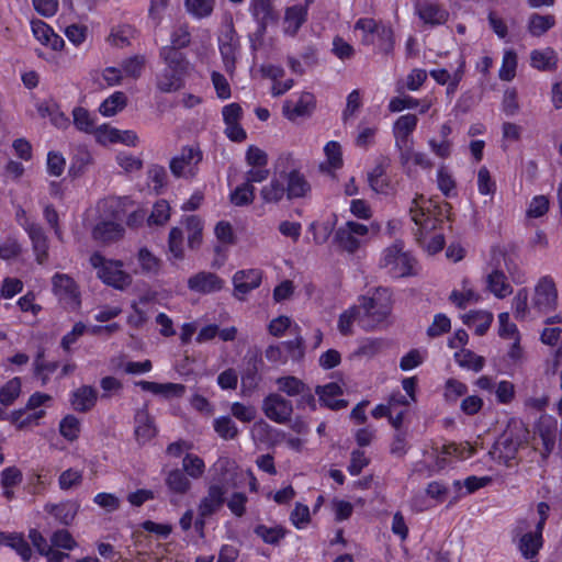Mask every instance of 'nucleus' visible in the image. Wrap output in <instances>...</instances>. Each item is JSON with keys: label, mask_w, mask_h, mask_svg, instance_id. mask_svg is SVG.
<instances>
[{"label": "nucleus", "mask_w": 562, "mask_h": 562, "mask_svg": "<svg viewBox=\"0 0 562 562\" xmlns=\"http://www.w3.org/2000/svg\"><path fill=\"white\" fill-rule=\"evenodd\" d=\"M537 432L542 440V456L547 458L555 446L557 422L551 418L541 419L537 425Z\"/></svg>", "instance_id": "7c9ffc66"}, {"label": "nucleus", "mask_w": 562, "mask_h": 562, "mask_svg": "<svg viewBox=\"0 0 562 562\" xmlns=\"http://www.w3.org/2000/svg\"><path fill=\"white\" fill-rule=\"evenodd\" d=\"M529 430L518 419H512L490 451L491 457L502 463L509 464L518 450L528 442Z\"/></svg>", "instance_id": "f03ea898"}, {"label": "nucleus", "mask_w": 562, "mask_h": 562, "mask_svg": "<svg viewBox=\"0 0 562 562\" xmlns=\"http://www.w3.org/2000/svg\"><path fill=\"white\" fill-rule=\"evenodd\" d=\"M314 108V95L310 92H303L296 102L286 100L282 106V112L288 120L295 121L297 117L310 115Z\"/></svg>", "instance_id": "aec40b11"}, {"label": "nucleus", "mask_w": 562, "mask_h": 562, "mask_svg": "<svg viewBox=\"0 0 562 562\" xmlns=\"http://www.w3.org/2000/svg\"><path fill=\"white\" fill-rule=\"evenodd\" d=\"M260 196L266 204H278L281 202L286 196L283 179L281 177L272 178L269 183L261 188Z\"/></svg>", "instance_id": "f704fd0d"}, {"label": "nucleus", "mask_w": 562, "mask_h": 562, "mask_svg": "<svg viewBox=\"0 0 562 562\" xmlns=\"http://www.w3.org/2000/svg\"><path fill=\"white\" fill-rule=\"evenodd\" d=\"M202 158L199 147L186 146L170 160V171L177 178H192L196 175Z\"/></svg>", "instance_id": "0eeeda50"}, {"label": "nucleus", "mask_w": 562, "mask_h": 562, "mask_svg": "<svg viewBox=\"0 0 562 562\" xmlns=\"http://www.w3.org/2000/svg\"><path fill=\"white\" fill-rule=\"evenodd\" d=\"M32 241L33 250L36 257V261L42 265L48 257V239L37 223L25 220V223H21Z\"/></svg>", "instance_id": "dca6fc26"}, {"label": "nucleus", "mask_w": 562, "mask_h": 562, "mask_svg": "<svg viewBox=\"0 0 562 562\" xmlns=\"http://www.w3.org/2000/svg\"><path fill=\"white\" fill-rule=\"evenodd\" d=\"M142 272L145 274H157L160 270L161 262L147 248H140L137 255Z\"/></svg>", "instance_id": "3c124183"}, {"label": "nucleus", "mask_w": 562, "mask_h": 562, "mask_svg": "<svg viewBox=\"0 0 562 562\" xmlns=\"http://www.w3.org/2000/svg\"><path fill=\"white\" fill-rule=\"evenodd\" d=\"M254 532L267 544L279 546L284 539L288 531L282 526L269 527L266 525H257Z\"/></svg>", "instance_id": "4c0bfd02"}, {"label": "nucleus", "mask_w": 562, "mask_h": 562, "mask_svg": "<svg viewBox=\"0 0 562 562\" xmlns=\"http://www.w3.org/2000/svg\"><path fill=\"white\" fill-rule=\"evenodd\" d=\"M147 178L149 186L153 184V190L159 194L161 189L167 182V171L162 166L151 165L147 170Z\"/></svg>", "instance_id": "680f3d73"}, {"label": "nucleus", "mask_w": 562, "mask_h": 562, "mask_svg": "<svg viewBox=\"0 0 562 562\" xmlns=\"http://www.w3.org/2000/svg\"><path fill=\"white\" fill-rule=\"evenodd\" d=\"M191 43V32L188 23H181L176 25L170 34V45L169 47H175V49H182L190 45Z\"/></svg>", "instance_id": "09e8293b"}, {"label": "nucleus", "mask_w": 562, "mask_h": 562, "mask_svg": "<svg viewBox=\"0 0 562 562\" xmlns=\"http://www.w3.org/2000/svg\"><path fill=\"white\" fill-rule=\"evenodd\" d=\"M311 0L288 7L283 18V31L289 36H295L301 26L307 21Z\"/></svg>", "instance_id": "4468645a"}, {"label": "nucleus", "mask_w": 562, "mask_h": 562, "mask_svg": "<svg viewBox=\"0 0 562 562\" xmlns=\"http://www.w3.org/2000/svg\"><path fill=\"white\" fill-rule=\"evenodd\" d=\"M492 265L495 267L499 265V269L505 270L509 273L512 280L515 283H522L525 274L516 262V254L514 249L508 250L506 247H493L492 248Z\"/></svg>", "instance_id": "f8f14e48"}, {"label": "nucleus", "mask_w": 562, "mask_h": 562, "mask_svg": "<svg viewBox=\"0 0 562 562\" xmlns=\"http://www.w3.org/2000/svg\"><path fill=\"white\" fill-rule=\"evenodd\" d=\"M486 286L488 291L498 299H504L513 292L507 277L504 271L499 269V265L493 267L492 271L487 274Z\"/></svg>", "instance_id": "393cba45"}, {"label": "nucleus", "mask_w": 562, "mask_h": 562, "mask_svg": "<svg viewBox=\"0 0 562 562\" xmlns=\"http://www.w3.org/2000/svg\"><path fill=\"white\" fill-rule=\"evenodd\" d=\"M250 13L258 23L257 32L254 35L261 40L267 32L268 25L278 20L272 0H251Z\"/></svg>", "instance_id": "9b49d317"}, {"label": "nucleus", "mask_w": 562, "mask_h": 562, "mask_svg": "<svg viewBox=\"0 0 562 562\" xmlns=\"http://www.w3.org/2000/svg\"><path fill=\"white\" fill-rule=\"evenodd\" d=\"M76 127L86 133H92L97 127L91 114L83 108H76L72 112Z\"/></svg>", "instance_id": "69168bd1"}, {"label": "nucleus", "mask_w": 562, "mask_h": 562, "mask_svg": "<svg viewBox=\"0 0 562 562\" xmlns=\"http://www.w3.org/2000/svg\"><path fill=\"white\" fill-rule=\"evenodd\" d=\"M361 317L360 307L358 305L351 306L345 312H342L338 319V329L339 331L347 336L352 333V324L355 321L359 322Z\"/></svg>", "instance_id": "6e6d98bb"}, {"label": "nucleus", "mask_w": 562, "mask_h": 562, "mask_svg": "<svg viewBox=\"0 0 562 562\" xmlns=\"http://www.w3.org/2000/svg\"><path fill=\"white\" fill-rule=\"evenodd\" d=\"M412 221L417 226L414 233L416 241L424 247L428 254H437L445 247V238L442 234H435L426 241V234L436 227L437 220L429 217L419 206L417 199L413 201V206L409 209Z\"/></svg>", "instance_id": "39448f33"}, {"label": "nucleus", "mask_w": 562, "mask_h": 562, "mask_svg": "<svg viewBox=\"0 0 562 562\" xmlns=\"http://www.w3.org/2000/svg\"><path fill=\"white\" fill-rule=\"evenodd\" d=\"M232 415L241 423H250L256 418L257 411L251 405L234 402L231 406Z\"/></svg>", "instance_id": "774afa93"}, {"label": "nucleus", "mask_w": 562, "mask_h": 562, "mask_svg": "<svg viewBox=\"0 0 562 562\" xmlns=\"http://www.w3.org/2000/svg\"><path fill=\"white\" fill-rule=\"evenodd\" d=\"M558 306V290L552 277H541L535 285L531 297V310L540 314L554 311Z\"/></svg>", "instance_id": "423d86ee"}, {"label": "nucleus", "mask_w": 562, "mask_h": 562, "mask_svg": "<svg viewBox=\"0 0 562 562\" xmlns=\"http://www.w3.org/2000/svg\"><path fill=\"white\" fill-rule=\"evenodd\" d=\"M215 0H186L184 7L189 14L195 19H204L212 14Z\"/></svg>", "instance_id": "c03bdc74"}, {"label": "nucleus", "mask_w": 562, "mask_h": 562, "mask_svg": "<svg viewBox=\"0 0 562 562\" xmlns=\"http://www.w3.org/2000/svg\"><path fill=\"white\" fill-rule=\"evenodd\" d=\"M280 177L283 181H286L285 191L288 200L303 199L311 193L312 188L310 182L297 169H293L289 172L282 171L280 172Z\"/></svg>", "instance_id": "ddd939ff"}, {"label": "nucleus", "mask_w": 562, "mask_h": 562, "mask_svg": "<svg viewBox=\"0 0 562 562\" xmlns=\"http://www.w3.org/2000/svg\"><path fill=\"white\" fill-rule=\"evenodd\" d=\"M224 280L210 271H201L188 279V288L198 293L209 294L221 291Z\"/></svg>", "instance_id": "2eb2a0df"}, {"label": "nucleus", "mask_w": 562, "mask_h": 562, "mask_svg": "<svg viewBox=\"0 0 562 562\" xmlns=\"http://www.w3.org/2000/svg\"><path fill=\"white\" fill-rule=\"evenodd\" d=\"M183 74L165 68L156 77V87L160 92L170 93L183 87Z\"/></svg>", "instance_id": "473e14b6"}, {"label": "nucleus", "mask_w": 562, "mask_h": 562, "mask_svg": "<svg viewBox=\"0 0 562 562\" xmlns=\"http://www.w3.org/2000/svg\"><path fill=\"white\" fill-rule=\"evenodd\" d=\"M183 471L192 479H199L205 470L204 461L196 454L188 453L182 461Z\"/></svg>", "instance_id": "052dcab7"}, {"label": "nucleus", "mask_w": 562, "mask_h": 562, "mask_svg": "<svg viewBox=\"0 0 562 562\" xmlns=\"http://www.w3.org/2000/svg\"><path fill=\"white\" fill-rule=\"evenodd\" d=\"M368 232V226L364 224L349 221L336 231L335 241L342 250L353 254L359 249L361 238L367 236Z\"/></svg>", "instance_id": "1a4fd4ad"}, {"label": "nucleus", "mask_w": 562, "mask_h": 562, "mask_svg": "<svg viewBox=\"0 0 562 562\" xmlns=\"http://www.w3.org/2000/svg\"><path fill=\"white\" fill-rule=\"evenodd\" d=\"M35 375L42 380V384L45 385L48 382L49 374L55 372L58 368V362H46L44 360V351L41 350L34 361Z\"/></svg>", "instance_id": "bf43d9fd"}, {"label": "nucleus", "mask_w": 562, "mask_h": 562, "mask_svg": "<svg viewBox=\"0 0 562 562\" xmlns=\"http://www.w3.org/2000/svg\"><path fill=\"white\" fill-rule=\"evenodd\" d=\"M53 291L60 299L70 303H78V293L75 281L67 274L56 273L53 279Z\"/></svg>", "instance_id": "a878e982"}, {"label": "nucleus", "mask_w": 562, "mask_h": 562, "mask_svg": "<svg viewBox=\"0 0 562 562\" xmlns=\"http://www.w3.org/2000/svg\"><path fill=\"white\" fill-rule=\"evenodd\" d=\"M315 393L318 395L321 404L333 411L342 409L348 405L346 400L338 398L342 395V389L335 382L316 386Z\"/></svg>", "instance_id": "412c9836"}, {"label": "nucleus", "mask_w": 562, "mask_h": 562, "mask_svg": "<svg viewBox=\"0 0 562 562\" xmlns=\"http://www.w3.org/2000/svg\"><path fill=\"white\" fill-rule=\"evenodd\" d=\"M517 67V55L514 50L509 49L504 53L502 67L499 69V78L505 81H510L515 77Z\"/></svg>", "instance_id": "0e129e2a"}, {"label": "nucleus", "mask_w": 562, "mask_h": 562, "mask_svg": "<svg viewBox=\"0 0 562 562\" xmlns=\"http://www.w3.org/2000/svg\"><path fill=\"white\" fill-rule=\"evenodd\" d=\"M213 427L215 432L224 440H233L238 435V428L229 416H220L214 419Z\"/></svg>", "instance_id": "49530a36"}, {"label": "nucleus", "mask_w": 562, "mask_h": 562, "mask_svg": "<svg viewBox=\"0 0 562 562\" xmlns=\"http://www.w3.org/2000/svg\"><path fill=\"white\" fill-rule=\"evenodd\" d=\"M31 25L34 36L41 44L48 46L54 50H59L64 46V40L44 21L33 20Z\"/></svg>", "instance_id": "b1692460"}, {"label": "nucleus", "mask_w": 562, "mask_h": 562, "mask_svg": "<svg viewBox=\"0 0 562 562\" xmlns=\"http://www.w3.org/2000/svg\"><path fill=\"white\" fill-rule=\"evenodd\" d=\"M255 200V187L249 182H244L231 194V202L236 206L251 204Z\"/></svg>", "instance_id": "8fccbe9b"}, {"label": "nucleus", "mask_w": 562, "mask_h": 562, "mask_svg": "<svg viewBox=\"0 0 562 562\" xmlns=\"http://www.w3.org/2000/svg\"><path fill=\"white\" fill-rule=\"evenodd\" d=\"M416 265L415 258L409 252L404 251V245L400 240L382 251L379 262L380 268L394 279L416 274Z\"/></svg>", "instance_id": "7ed1b4c3"}, {"label": "nucleus", "mask_w": 562, "mask_h": 562, "mask_svg": "<svg viewBox=\"0 0 562 562\" xmlns=\"http://www.w3.org/2000/svg\"><path fill=\"white\" fill-rule=\"evenodd\" d=\"M257 363V358L250 359L247 367L241 372V393L244 395H250L259 386L261 375L259 374Z\"/></svg>", "instance_id": "72a5a7b5"}, {"label": "nucleus", "mask_w": 562, "mask_h": 562, "mask_svg": "<svg viewBox=\"0 0 562 562\" xmlns=\"http://www.w3.org/2000/svg\"><path fill=\"white\" fill-rule=\"evenodd\" d=\"M531 66L539 70H551L557 65V56L553 49H535L530 54Z\"/></svg>", "instance_id": "a19ab883"}, {"label": "nucleus", "mask_w": 562, "mask_h": 562, "mask_svg": "<svg viewBox=\"0 0 562 562\" xmlns=\"http://www.w3.org/2000/svg\"><path fill=\"white\" fill-rule=\"evenodd\" d=\"M82 480V471L70 468L60 473L58 477V486L61 491H69L81 485Z\"/></svg>", "instance_id": "4d7b16f0"}, {"label": "nucleus", "mask_w": 562, "mask_h": 562, "mask_svg": "<svg viewBox=\"0 0 562 562\" xmlns=\"http://www.w3.org/2000/svg\"><path fill=\"white\" fill-rule=\"evenodd\" d=\"M359 302L361 328L373 330L387 324L393 310L392 292L389 289L378 288L372 296H362Z\"/></svg>", "instance_id": "f257e3e1"}, {"label": "nucleus", "mask_w": 562, "mask_h": 562, "mask_svg": "<svg viewBox=\"0 0 562 562\" xmlns=\"http://www.w3.org/2000/svg\"><path fill=\"white\" fill-rule=\"evenodd\" d=\"M416 12L420 20L426 24L440 25L447 22L449 13L440 5L431 2L420 3L416 7Z\"/></svg>", "instance_id": "c85d7f7f"}, {"label": "nucleus", "mask_w": 562, "mask_h": 562, "mask_svg": "<svg viewBox=\"0 0 562 562\" xmlns=\"http://www.w3.org/2000/svg\"><path fill=\"white\" fill-rule=\"evenodd\" d=\"M356 30H360L364 34L376 35L379 40L382 42L380 44V49L384 53H389L393 48V32L387 27H379L376 22L373 19L363 18L359 19L355 24Z\"/></svg>", "instance_id": "a211bd4d"}, {"label": "nucleus", "mask_w": 562, "mask_h": 562, "mask_svg": "<svg viewBox=\"0 0 562 562\" xmlns=\"http://www.w3.org/2000/svg\"><path fill=\"white\" fill-rule=\"evenodd\" d=\"M262 412L277 424H286L293 414V404L279 393H270L262 400Z\"/></svg>", "instance_id": "9d476101"}, {"label": "nucleus", "mask_w": 562, "mask_h": 562, "mask_svg": "<svg viewBox=\"0 0 562 562\" xmlns=\"http://www.w3.org/2000/svg\"><path fill=\"white\" fill-rule=\"evenodd\" d=\"M90 263L97 269V276L104 284L116 290H125L132 284V276L123 270L121 260H110L100 252H93Z\"/></svg>", "instance_id": "20e7f679"}, {"label": "nucleus", "mask_w": 562, "mask_h": 562, "mask_svg": "<svg viewBox=\"0 0 562 562\" xmlns=\"http://www.w3.org/2000/svg\"><path fill=\"white\" fill-rule=\"evenodd\" d=\"M159 57L165 61L166 68L176 70L186 75L189 69V60L180 49L162 46L159 50Z\"/></svg>", "instance_id": "c756f323"}, {"label": "nucleus", "mask_w": 562, "mask_h": 562, "mask_svg": "<svg viewBox=\"0 0 562 562\" xmlns=\"http://www.w3.org/2000/svg\"><path fill=\"white\" fill-rule=\"evenodd\" d=\"M170 217V206L166 200H159L153 206L148 217L149 225H164Z\"/></svg>", "instance_id": "e2e57ef3"}, {"label": "nucleus", "mask_w": 562, "mask_h": 562, "mask_svg": "<svg viewBox=\"0 0 562 562\" xmlns=\"http://www.w3.org/2000/svg\"><path fill=\"white\" fill-rule=\"evenodd\" d=\"M542 546V537L532 532L524 535L519 542V550L526 559L533 558Z\"/></svg>", "instance_id": "864d4df0"}, {"label": "nucleus", "mask_w": 562, "mask_h": 562, "mask_svg": "<svg viewBox=\"0 0 562 562\" xmlns=\"http://www.w3.org/2000/svg\"><path fill=\"white\" fill-rule=\"evenodd\" d=\"M127 104V97L122 91H115L100 105L99 111L104 116H113L122 111Z\"/></svg>", "instance_id": "ea45409f"}, {"label": "nucleus", "mask_w": 562, "mask_h": 562, "mask_svg": "<svg viewBox=\"0 0 562 562\" xmlns=\"http://www.w3.org/2000/svg\"><path fill=\"white\" fill-rule=\"evenodd\" d=\"M143 391L150 392L165 397H180L184 394L186 386L178 383H157L150 381H139L136 383Z\"/></svg>", "instance_id": "2f4dec72"}, {"label": "nucleus", "mask_w": 562, "mask_h": 562, "mask_svg": "<svg viewBox=\"0 0 562 562\" xmlns=\"http://www.w3.org/2000/svg\"><path fill=\"white\" fill-rule=\"evenodd\" d=\"M454 357L460 367L473 370L474 372H480L485 363L483 357L475 355L471 350H462L457 352Z\"/></svg>", "instance_id": "603ef678"}, {"label": "nucleus", "mask_w": 562, "mask_h": 562, "mask_svg": "<svg viewBox=\"0 0 562 562\" xmlns=\"http://www.w3.org/2000/svg\"><path fill=\"white\" fill-rule=\"evenodd\" d=\"M166 484L170 491L177 494L187 493L191 486L186 473L179 469L172 470L168 473Z\"/></svg>", "instance_id": "de8ad7c7"}, {"label": "nucleus", "mask_w": 562, "mask_h": 562, "mask_svg": "<svg viewBox=\"0 0 562 562\" xmlns=\"http://www.w3.org/2000/svg\"><path fill=\"white\" fill-rule=\"evenodd\" d=\"M0 541H3L8 547L16 551V553L24 560L29 561L32 555V550L29 543L20 533H5L0 532Z\"/></svg>", "instance_id": "58836bf2"}, {"label": "nucleus", "mask_w": 562, "mask_h": 562, "mask_svg": "<svg viewBox=\"0 0 562 562\" xmlns=\"http://www.w3.org/2000/svg\"><path fill=\"white\" fill-rule=\"evenodd\" d=\"M225 493L224 486L218 484L211 485L207 494L199 503V516L210 517L217 513L225 503Z\"/></svg>", "instance_id": "6ab92c4d"}, {"label": "nucleus", "mask_w": 562, "mask_h": 562, "mask_svg": "<svg viewBox=\"0 0 562 562\" xmlns=\"http://www.w3.org/2000/svg\"><path fill=\"white\" fill-rule=\"evenodd\" d=\"M262 280V271L260 269L239 270L233 276V284L235 296L241 300L239 294L245 295L257 289Z\"/></svg>", "instance_id": "f3484780"}, {"label": "nucleus", "mask_w": 562, "mask_h": 562, "mask_svg": "<svg viewBox=\"0 0 562 562\" xmlns=\"http://www.w3.org/2000/svg\"><path fill=\"white\" fill-rule=\"evenodd\" d=\"M134 434L139 443H146L156 436V427L147 409H139L135 414Z\"/></svg>", "instance_id": "cd10ccee"}, {"label": "nucleus", "mask_w": 562, "mask_h": 562, "mask_svg": "<svg viewBox=\"0 0 562 562\" xmlns=\"http://www.w3.org/2000/svg\"><path fill=\"white\" fill-rule=\"evenodd\" d=\"M145 66V57L140 55H135L130 58H126L122 61L121 67L122 71L132 78L140 77L143 69Z\"/></svg>", "instance_id": "338daca9"}, {"label": "nucleus", "mask_w": 562, "mask_h": 562, "mask_svg": "<svg viewBox=\"0 0 562 562\" xmlns=\"http://www.w3.org/2000/svg\"><path fill=\"white\" fill-rule=\"evenodd\" d=\"M265 356L268 361L278 364H284L289 360L299 362L305 356L304 340L302 337H296L279 345H271L266 349Z\"/></svg>", "instance_id": "6e6552de"}, {"label": "nucleus", "mask_w": 562, "mask_h": 562, "mask_svg": "<svg viewBox=\"0 0 562 562\" xmlns=\"http://www.w3.org/2000/svg\"><path fill=\"white\" fill-rule=\"evenodd\" d=\"M21 393L20 378H13L0 389V403L3 406H10Z\"/></svg>", "instance_id": "5fc2aeb1"}, {"label": "nucleus", "mask_w": 562, "mask_h": 562, "mask_svg": "<svg viewBox=\"0 0 562 562\" xmlns=\"http://www.w3.org/2000/svg\"><path fill=\"white\" fill-rule=\"evenodd\" d=\"M59 432L68 441H74L79 437L80 422L74 415L65 416L59 423Z\"/></svg>", "instance_id": "13d9d810"}, {"label": "nucleus", "mask_w": 562, "mask_h": 562, "mask_svg": "<svg viewBox=\"0 0 562 562\" xmlns=\"http://www.w3.org/2000/svg\"><path fill=\"white\" fill-rule=\"evenodd\" d=\"M278 390L288 396H297L304 392L306 384L294 375H286L278 378L276 381Z\"/></svg>", "instance_id": "a18cd8bd"}, {"label": "nucleus", "mask_w": 562, "mask_h": 562, "mask_svg": "<svg viewBox=\"0 0 562 562\" xmlns=\"http://www.w3.org/2000/svg\"><path fill=\"white\" fill-rule=\"evenodd\" d=\"M186 231L188 233V245L191 249L199 248L202 243L203 225L196 215H190L184 220Z\"/></svg>", "instance_id": "79ce46f5"}, {"label": "nucleus", "mask_w": 562, "mask_h": 562, "mask_svg": "<svg viewBox=\"0 0 562 562\" xmlns=\"http://www.w3.org/2000/svg\"><path fill=\"white\" fill-rule=\"evenodd\" d=\"M79 503L66 501L59 504L45 505V512L53 515L60 524L69 526L79 512Z\"/></svg>", "instance_id": "bb28decb"}, {"label": "nucleus", "mask_w": 562, "mask_h": 562, "mask_svg": "<svg viewBox=\"0 0 562 562\" xmlns=\"http://www.w3.org/2000/svg\"><path fill=\"white\" fill-rule=\"evenodd\" d=\"M239 43L236 37L234 29H229L220 38V52L223 58L224 67L227 72H233L235 69L236 54L238 52Z\"/></svg>", "instance_id": "4be33fe9"}, {"label": "nucleus", "mask_w": 562, "mask_h": 562, "mask_svg": "<svg viewBox=\"0 0 562 562\" xmlns=\"http://www.w3.org/2000/svg\"><path fill=\"white\" fill-rule=\"evenodd\" d=\"M417 122V116L414 114H405L400 116L396 120L393 128L395 142L405 145L406 140H411L409 135L415 131Z\"/></svg>", "instance_id": "e433bc0d"}, {"label": "nucleus", "mask_w": 562, "mask_h": 562, "mask_svg": "<svg viewBox=\"0 0 562 562\" xmlns=\"http://www.w3.org/2000/svg\"><path fill=\"white\" fill-rule=\"evenodd\" d=\"M123 228L120 224L104 221L97 224L92 231V236L95 240L102 243H111L122 237Z\"/></svg>", "instance_id": "c9c22d12"}, {"label": "nucleus", "mask_w": 562, "mask_h": 562, "mask_svg": "<svg viewBox=\"0 0 562 562\" xmlns=\"http://www.w3.org/2000/svg\"><path fill=\"white\" fill-rule=\"evenodd\" d=\"M555 24V19L551 14L541 15L533 13L529 18L528 30L533 36H541Z\"/></svg>", "instance_id": "37998d69"}, {"label": "nucleus", "mask_w": 562, "mask_h": 562, "mask_svg": "<svg viewBox=\"0 0 562 562\" xmlns=\"http://www.w3.org/2000/svg\"><path fill=\"white\" fill-rule=\"evenodd\" d=\"M98 392L93 386L82 385L75 390L70 395V404L76 412L87 413L91 411L97 403Z\"/></svg>", "instance_id": "5701e85b"}]
</instances>
